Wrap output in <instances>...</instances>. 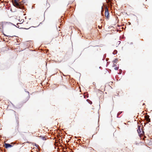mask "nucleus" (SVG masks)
I'll use <instances>...</instances> for the list:
<instances>
[{"instance_id": "15", "label": "nucleus", "mask_w": 152, "mask_h": 152, "mask_svg": "<svg viewBox=\"0 0 152 152\" xmlns=\"http://www.w3.org/2000/svg\"><path fill=\"white\" fill-rule=\"evenodd\" d=\"M4 35H5V36H7L6 35H5V34H4Z\"/></svg>"}, {"instance_id": "18", "label": "nucleus", "mask_w": 152, "mask_h": 152, "mask_svg": "<svg viewBox=\"0 0 152 152\" xmlns=\"http://www.w3.org/2000/svg\"><path fill=\"white\" fill-rule=\"evenodd\" d=\"M144 104H144H144H143V105H144Z\"/></svg>"}, {"instance_id": "7", "label": "nucleus", "mask_w": 152, "mask_h": 152, "mask_svg": "<svg viewBox=\"0 0 152 152\" xmlns=\"http://www.w3.org/2000/svg\"><path fill=\"white\" fill-rule=\"evenodd\" d=\"M118 60V59L116 58L115 60L113 61V62L114 63H116Z\"/></svg>"}, {"instance_id": "8", "label": "nucleus", "mask_w": 152, "mask_h": 152, "mask_svg": "<svg viewBox=\"0 0 152 152\" xmlns=\"http://www.w3.org/2000/svg\"><path fill=\"white\" fill-rule=\"evenodd\" d=\"M122 72V70H121L120 69V72H119L118 73V74H120Z\"/></svg>"}, {"instance_id": "2", "label": "nucleus", "mask_w": 152, "mask_h": 152, "mask_svg": "<svg viewBox=\"0 0 152 152\" xmlns=\"http://www.w3.org/2000/svg\"><path fill=\"white\" fill-rule=\"evenodd\" d=\"M5 147L6 148H7L9 147H12V145H11L9 143H5Z\"/></svg>"}, {"instance_id": "1", "label": "nucleus", "mask_w": 152, "mask_h": 152, "mask_svg": "<svg viewBox=\"0 0 152 152\" xmlns=\"http://www.w3.org/2000/svg\"><path fill=\"white\" fill-rule=\"evenodd\" d=\"M13 4L15 6L19 8L22 9L23 8V6L21 5L20 3L17 1V0H14Z\"/></svg>"}, {"instance_id": "5", "label": "nucleus", "mask_w": 152, "mask_h": 152, "mask_svg": "<svg viewBox=\"0 0 152 152\" xmlns=\"http://www.w3.org/2000/svg\"><path fill=\"white\" fill-rule=\"evenodd\" d=\"M147 121L148 122H150V119L149 118V116H148L147 117Z\"/></svg>"}, {"instance_id": "3", "label": "nucleus", "mask_w": 152, "mask_h": 152, "mask_svg": "<svg viewBox=\"0 0 152 152\" xmlns=\"http://www.w3.org/2000/svg\"><path fill=\"white\" fill-rule=\"evenodd\" d=\"M105 16L107 18L109 15V13L107 10H105Z\"/></svg>"}, {"instance_id": "13", "label": "nucleus", "mask_w": 152, "mask_h": 152, "mask_svg": "<svg viewBox=\"0 0 152 152\" xmlns=\"http://www.w3.org/2000/svg\"><path fill=\"white\" fill-rule=\"evenodd\" d=\"M116 66V65L115 64H114L113 65V66L114 67V66Z\"/></svg>"}, {"instance_id": "12", "label": "nucleus", "mask_w": 152, "mask_h": 152, "mask_svg": "<svg viewBox=\"0 0 152 152\" xmlns=\"http://www.w3.org/2000/svg\"><path fill=\"white\" fill-rule=\"evenodd\" d=\"M120 114V113H118V114H117V117H118V116Z\"/></svg>"}, {"instance_id": "9", "label": "nucleus", "mask_w": 152, "mask_h": 152, "mask_svg": "<svg viewBox=\"0 0 152 152\" xmlns=\"http://www.w3.org/2000/svg\"><path fill=\"white\" fill-rule=\"evenodd\" d=\"M118 69V67H115L114 68V69L115 70H117Z\"/></svg>"}, {"instance_id": "4", "label": "nucleus", "mask_w": 152, "mask_h": 152, "mask_svg": "<svg viewBox=\"0 0 152 152\" xmlns=\"http://www.w3.org/2000/svg\"><path fill=\"white\" fill-rule=\"evenodd\" d=\"M24 20L23 19H22L20 21V23H17V25L18 26H17V27H19V26L18 25L19 24H21L24 22Z\"/></svg>"}, {"instance_id": "6", "label": "nucleus", "mask_w": 152, "mask_h": 152, "mask_svg": "<svg viewBox=\"0 0 152 152\" xmlns=\"http://www.w3.org/2000/svg\"><path fill=\"white\" fill-rule=\"evenodd\" d=\"M117 53V50H115L114 52H113V54H116Z\"/></svg>"}, {"instance_id": "10", "label": "nucleus", "mask_w": 152, "mask_h": 152, "mask_svg": "<svg viewBox=\"0 0 152 152\" xmlns=\"http://www.w3.org/2000/svg\"><path fill=\"white\" fill-rule=\"evenodd\" d=\"M35 146L37 147H39V145H38L35 144Z\"/></svg>"}, {"instance_id": "16", "label": "nucleus", "mask_w": 152, "mask_h": 152, "mask_svg": "<svg viewBox=\"0 0 152 152\" xmlns=\"http://www.w3.org/2000/svg\"><path fill=\"white\" fill-rule=\"evenodd\" d=\"M118 42H119V43L120 42V41H118Z\"/></svg>"}, {"instance_id": "14", "label": "nucleus", "mask_w": 152, "mask_h": 152, "mask_svg": "<svg viewBox=\"0 0 152 152\" xmlns=\"http://www.w3.org/2000/svg\"><path fill=\"white\" fill-rule=\"evenodd\" d=\"M27 93L28 94H29V92H28V91H27Z\"/></svg>"}, {"instance_id": "11", "label": "nucleus", "mask_w": 152, "mask_h": 152, "mask_svg": "<svg viewBox=\"0 0 152 152\" xmlns=\"http://www.w3.org/2000/svg\"><path fill=\"white\" fill-rule=\"evenodd\" d=\"M42 139L43 140H45V137H42Z\"/></svg>"}, {"instance_id": "17", "label": "nucleus", "mask_w": 152, "mask_h": 152, "mask_svg": "<svg viewBox=\"0 0 152 152\" xmlns=\"http://www.w3.org/2000/svg\"><path fill=\"white\" fill-rule=\"evenodd\" d=\"M92 103V102H91V103H90L91 104Z\"/></svg>"}]
</instances>
